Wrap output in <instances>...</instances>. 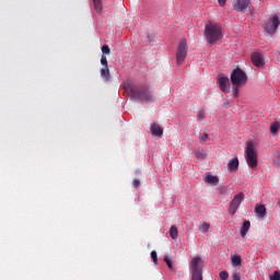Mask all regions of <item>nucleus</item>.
I'll use <instances>...</instances> for the list:
<instances>
[{
    "instance_id": "obj_35",
    "label": "nucleus",
    "mask_w": 280,
    "mask_h": 280,
    "mask_svg": "<svg viewBox=\"0 0 280 280\" xmlns=\"http://www.w3.org/2000/svg\"><path fill=\"white\" fill-rule=\"evenodd\" d=\"M232 280H242L240 272L233 273Z\"/></svg>"
},
{
    "instance_id": "obj_31",
    "label": "nucleus",
    "mask_w": 280,
    "mask_h": 280,
    "mask_svg": "<svg viewBox=\"0 0 280 280\" xmlns=\"http://www.w3.org/2000/svg\"><path fill=\"white\" fill-rule=\"evenodd\" d=\"M233 95H234V97L240 96V86H237V85L233 86Z\"/></svg>"
},
{
    "instance_id": "obj_20",
    "label": "nucleus",
    "mask_w": 280,
    "mask_h": 280,
    "mask_svg": "<svg viewBox=\"0 0 280 280\" xmlns=\"http://www.w3.org/2000/svg\"><path fill=\"white\" fill-rule=\"evenodd\" d=\"M170 235H171L172 240H177L178 238V228H176V225L171 226Z\"/></svg>"
},
{
    "instance_id": "obj_34",
    "label": "nucleus",
    "mask_w": 280,
    "mask_h": 280,
    "mask_svg": "<svg viewBox=\"0 0 280 280\" xmlns=\"http://www.w3.org/2000/svg\"><path fill=\"white\" fill-rule=\"evenodd\" d=\"M197 119H198L199 121H202V119H205V112H203V110H201V112L198 113Z\"/></svg>"
},
{
    "instance_id": "obj_23",
    "label": "nucleus",
    "mask_w": 280,
    "mask_h": 280,
    "mask_svg": "<svg viewBox=\"0 0 280 280\" xmlns=\"http://www.w3.org/2000/svg\"><path fill=\"white\" fill-rule=\"evenodd\" d=\"M270 132H271L272 135L279 132V122L276 121V122H272V124H271V126H270Z\"/></svg>"
},
{
    "instance_id": "obj_24",
    "label": "nucleus",
    "mask_w": 280,
    "mask_h": 280,
    "mask_svg": "<svg viewBox=\"0 0 280 280\" xmlns=\"http://www.w3.org/2000/svg\"><path fill=\"white\" fill-rule=\"evenodd\" d=\"M102 54L103 56H109L110 55V47L108 45L102 46Z\"/></svg>"
},
{
    "instance_id": "obj_33",
    "label": "nucleus",
    "mask_w": 280,
    "mask_h": 280,
    "mask_svg": "<svg viewBox=\"0 0 280 280\" xmlns=\"http://www.w3.org/2000/svg\"><path fill=\"white\" fill-rule=\"evenodd\" d=\"M209 223H202L200 226V231H203L205 233H207V231H209Z\"/></svg>"
},
{
    "instance_id": "obj_30",
    "label": "nucleus",
    "mask_w": 280,
    "mask_h": 280,
    "mask_svg": "<svg viewBox=\"0 0 280 280\" xmlns=\"http://www.w3.org/2000/svg\"><path fill=\"white\" fill-rule=\"evenodd\" d=\"M101 65H103V67H108V59H106L104 55L101 57Z\"/></svg>"
},
{
    "instance_id": "obj_3",
    "label": "nucleus",
    "mask_w": 280,
    "mask_h": 280,
    "mask_svg": "<svg viewBox=\"0 0 280 280\" xmlns=\"http://www.w3.org/2000/svg\"><path fill=\"white\" fill-rule=\"evenodd\" d=\"M245 159L248 167L257 170L259 160L257 159V151L255 150V143L253 141H247L246 143Z\"/></svg>"
},
{
    "instance_id": "obj_8",
    "label": "nucleus",
    "mask_w": 280,
    "mask_h": 280,
    "mask_svg": "<svg viewBox=\"0 0 280 280\" xmlns=\"http://www.w3.org/2000/svg\"><path fill=\"white\" fill-rule=\"evenodd\" d=\"M242 202H244V192H238L230 202V215H234L235 213H237V209H240V205H242Z\"/></svg>"
},
{
    "instance_id": "obj_12",
    "label": "nucleus",
    "mask_w": 280,
    "mask_h": 280,
    "mask_svg": "<svg viewBox=\"0 0 280 280\" xmlns=\"http://www.w3.org/2000/svg\"><path fill=\"white\" fill-rule=\"evenodd\" d=\"M150 130H151V135L153 137H159V139H161V137H163V127H161V125H159L156 122H152L150 126Z\"/></svg>"
},
{
    "instance_id": "obj_19",
    "label": "nucleus",
    "mask_w": 280,
    "mask_h": 280,
    "mask_svg": "<svg viewBox=\"0 0 280 280\" xmlns=\"http://www.w3.org/2000/svg\"><path fill=\"white\" fill-rule=\"evenodd\" d=\"M232 266L233 268H237L238 266H242V256L240 255H234L232 256Z\"/></svg>"
},
{
    "instance_id": "obj_16",
    "label": "nucleus",
    "mask_w": 280,
    "mask_h": 280,
    "mask_svg": "<svg viewBox=\"0 0 280 280\" xmlns=\"http://www.w3.org/2000/svg\"><path fill=\"white\" fill-rule=\"evenodd\" d=\"M101 78H103L105 82L110 81V69H108V67H104L101 69Z\"/></svg>"
},
{
    "instance_id": "obj_22",
    "label": "nucleus",
    "mask_w": 280,
    "mask_h": 280,
    "mask_svg": "<svg viewBox=\"0 0 280 280\" xmlns=\"http://www.w3.org/2000/svg\"><path fill=\"white\" fill-rule=\"evenodd\" d=\"M226 191H229V188L226 186H220L217 188V194L219 196H226Z\"/></svg>"
},
{
    "instance_id": "obj_17",
    "label": "nucleus",
    "mask_w": 280,
    "mask_h": 280,
    "mask_svg": "<svg viewBox=\"0 0 280 280\" xmlns=\"http://www.w3.org/2000/svg\"><path fill=\"white\" fill-rule=\"evenodd\" d=\"M94 10L97 12V14H102L104 7L102 5V0H92Z\"/></svg>"
},
{
    "instance_id": "obj_32",
    "label": "nucleus",
    "mask_w": 280,
    "mask_h": 280,
    "mask_svg": "<svg viewBox=\"0 0 280 280\" xmlns=\"http://www.w3.org/2000/svg\"><path fill=\"white\" fill-rule=\"evenodd\" d=\"M132 187H135V189H139V187H141V180L133 179Z\"/></svg>"
},
{
    "instance_id": "obj_7",
    "label": "nucleus",
    "mask_w": 280,
    "mask_h": 280,
    "mask_svg": "<svg viewBox=\"0 0 280 280\" xmlns=\"http://www.w3.org/2000/svg\"><path fill=\"white\" fill-rule=\"evenodd\" d=\"M189 51V48L187 47V39L183 38L176 50V62L177 65H183L185 62V58H187V54Z\"/></svg>"
},
{
    "instance_id": "obj_27",
    "label": "nucleus",
    "mask_w": 280,
    "mask_h": 280,
    "mask_svg": "<svg viewBox=\"0 0 280 280\" xmlns=\"http://www.w3.org/2000/svg\"><path fill=\"white\" fill-rule=\"evenodd\" d=\"M195 156H196V159H199L200 161L207 159V154H205V153H202V152H200V151H197V152L195 153Z\"/></svg>"
},
{
    "instance_id": "obj_26",
    "label": "nucleus",
    "mask_w": 280,
    "mask_h": 280,
    "mask_svg": "<svg viewBox=\"0 0 280 280\" xmlns=\"http://www.w3.org/2000/svg\"><path fill=\"white\" fill-rule=\"evenodd\" d=\"M207 139H209V135L207 132L200 133L199 136L200 143H207Z\"/></svg>"
},
{
    "instance_id": "obj_5",
    "label": "nucleus",
    "mask_w": 280,
    "mask_h": 280,
    "mask_svg": "<svg viewBox=\"0 0 280 280\" xmlns=\"http://www.w3.org/2000/svg\"><path fill=\"white\" fill-rule=\"evenodd\" d=\"M191 280H202V258L195 257L190 264Z\"/></svg>"
},
{
    "instance_id": "obj_13",
    "label": "nucleus",
    "mask_w": 280,
    "mask_h": 280,
    "mask_svg": "<svg viewBox=\"0 0 280 280\" xmlns=\"http://www.w3.org/2000/svg\"><path fill=\"white\" fill-rule=\"evenodd\" d=\"M228 170L230 172H237L240 170V160L237 158L230 160L228 163Z\"/></svg>"
},
{
    "instance_id": "obj_9",
    "label": "nucleus",
    "mask_w": 280,
    "mask_h": 280,
    "mask_svg": "<svg viewBox=\"0 0 280 280\" xmlns=\"http://www.w3.org/2000/svg\"><path fill=\"white\" fill-rule=\"evenodd\" d=\"M218 84L222 93H231V81L229 80V77L224 75L223 73L219 74Z\"/></svg>"
},
{
    "instance_id": "obj_10",
    "label": "nucleus",
    "mask_w": 280,
    "mask_h": 280,
    "mask_svg": "<svg viewBox=\"0 0 280 280\" xmlns=\"http://www.w3.org/2000/svg\"><path fill=\"white\" fill-rule=\"evenodd\" d=\"M250 8V0H235L233 10L235 12H246Z\"/></svg>"
},
{
    "instance_id": "obj_37",
    "label": "nucleus",
    "mask_w": 280,
    "mask_h": 280,
    "mask_svg": "<svg viewBox=\"0 0 280 280\" xmlns=\"http://www.w3.org/2000/svg\"><path fill=\"white\" fill-rule=\"evenodd\" d=\"M276 163H277L278 165H280V152H278V153H277V160H276Z\"/></svg>"
},
{
    "instance_id": "obj_2",
    "label": "nucleus",
    "mask_w": 280,
    "mask_h": 280,
    "mask_svg": "<svg viewBox=\"0 0 280 280\" xmlns=\"http://www.w3.org/2000/svg\"><path fill=\"white\" fill-rule=\"evenodd\" d=\"M205 36L209 45H215L218 40H222V26L218 23L209 22L205 27Z\"/></svg>"
},
{
    "instance_id": "obj_6",
    "label": "nucleus",
    "mask_w": 280,
    "mask_h": 280,
    "mask_svg": "<svg viewBox=\"0 0 280 280\" xmlns=\"http://www.w3.org/2000/svg\"><path fill=\"white\" fill-rule=\"evenodd\" d=\"M279 25H280L279 15L273 14L271 18H269L267 22L262 23L261 27L265 30V32H267V34L272 36V34L277 32Z\"/></svg>"
},
{
    "instance_id": "obj_28",
    "label": "nucleus",
    "mask_w": 280,
    "mask_h": 280,
    "mask_svg": "<svg viewBox=\"0 0 280 280\" xmlns=\"http://www.w3.org/2000/svg\"><path fill=\"white\" fill-rule=\"evenodd\" d=\"M219 277L221 280H228L229 279V271H221L219 273Z\"/></svg>"
},
{
    "instance_id": "obj_29",
    "label": "nucleus",
    "mask_w": 280,
    "mask_h": 280,
    "mask_svg": "<svg viewBox=\"0 0 280 280\" xmlns=\"http://www.w3.org/2000/svg\"><path fill=\"white\" fill-rule=\"evenodd\" d=\"M270 280H280V272L275 271L271 276H269Z\"/></svg>"
},
{
    "instance_id": "obj_1",
    "label": "nucleus",
    "mask_w": 280,
    "mask_h": 280,
    "mask_svg": "<svg viewBox=\"0 0 280 280\" xmlns=\"http://www.w3.org/2000/svg\"><path fill=\"white\" fill-rule=\"evenodd\" d=\"M129 95L131 100H139L140 102H154V95L148 85L131 86L129 89Z\"/></svg>"
},
{
    "instance_id": "obj_15",
    "label": "nucleus",
    "mask_w": 280,
    "mask_h": 280,
    "mask_svg": "<svg viewBox=\"0 0 280 280\" xmlns=\"http://www.w3.org/2000/svg\"><path fill=\"white\" fill-rule=\"evenodd\" d=\"M248 231H250V221L246 220L243 222V225L241 228V236L246 237Z\"/></svg>"
},
{
    "instance_id": "obj_11",
    "label": "nucleus",
    "mask_w": 280,
    "mask_h": 280,
    "mask_svg": "<svg viewBox=\"0 0 280 280\" xmlns=\"http://www.w3.org/2000/svg\"><path fill=\"white\" fill-rule=\"evenodd\" d=\"M252 62L255 67H258L259 69L264 67V54L261 52H253L252 54Z\"/></svg>"
},
{
    "instance_id": "obj_38",
    "label": "nucleus",
    "mask_w": 280,
    "mask_h": 280,
    "mask_svg": "<svg viewBox=\"0 0 280 280\" xmlns=\"http://www.w3.org/2000/svg\"><path fill=\"white\" fill-rule=\"evenodd\" d=\"M153 39H154V36H151V37L149 36V40H153Z\"/></svg>"
},
{
    "instance_id": "obj_18",
    "label": "nucleus",
    "mask_w": 280,
    "mask_h": 280,
    "mask_svg": "<svg viewBox=\"0 0 280 280\" xmlns=\"http://www.w3.org/2000/svg\"><path fill=\"white\" fill-rule=\"evenodd\" d=\"M206 183H208L209 185L217 186L220 183V179L218 178V176L208 175L206 177Z\"/></svg>"
},
{
    "instance_id": "obj_21",
    "label": "nucleus",
    "mask_w": 280,
    "mask_h": 280,
    "mask_svg": "<svg viewBox=\"0 0 280 280\" xmlns=\"http://www.w3.org/2000/svg\"><path fill=\"white\" fill-rule=\"evenodd\" d=\"M164 261H165L168 270H171L172 272L176 271V268H174V265L172 264V258H170V256H165Z\"/></svg>"
},
{
    "instance_id": "obj_4",
    "label": "nucleus",
    "mask_w": 280,
    "mask_h": 280,
    "mask_svg": "<svg viewBox=\"0 0 280 280\" xmlns=\"http://www.w3.org/2000/svg\"><path fill=\"white\" fill-rule=\"evenodd\" d=\"M230 80L234 86H244L248 82V75L242 68H235L231 73Z\"/></svg>"
},
{
    "instance_id": "obj_14",
    "label": "nucleus",
    "mask_w": 280,
    "mask_h": 280,
    "mask_svg": "<svg viewBox=\"0 0 280 280\" xmlns=\"http://www.w3.org/2000/svg\"><path fill=\"white\" fill-rule=\"evenodd\" d=\"M266 213H267V211H266V206L265 205H257L255 207V214L260 220H264V218H266Z\"/></svg>"
},
{
    "instance_id": "obj_36",
    "label": "nucleus",
    "mask_w": 280,
    "mask_h": 280,
    "mask_svg": "<svg viewBox=\"0 0 280 280\" xmlns=\"http://www.w3.org/2000/svg\"><path fill=\"white\" fill-rule=\"evenodd\" d=\"M218 1L221 8H224V5H226V0H218Z\"/></svg>"
},
{
    "instance_id": "obj_25",
    "label": "nucleus",
    "mask_w": 280,
    "mask_h": 280,
    "mask_svg": "<svg viewBox=\"0 0 280 280\" xmlns=\"http://www.w3.org/2000/svg\"><path fill=\"white\" fill-rule=\"evenodd\" d=\"M151 259L153 260V264H155V266L159 265V256L156 254V250L151 252Z\"/></svg>"
}]
</instances>
